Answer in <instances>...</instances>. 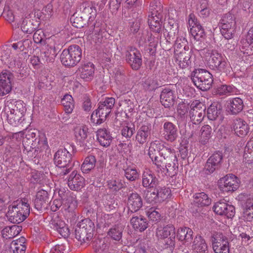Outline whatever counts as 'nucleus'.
Instances as JSON below:
<instances>
[{
  "instance_id": "f8f14e48",
  "label": "nucleus",
  "mask_w": 253,
  "mask_h": 253,
  "mask_svg": "<svg viewBox=\"0 0 253 253\" xmlns=\"http://www.w3.org/2000/svg\"><path fill=\"white\" fill-rule=\"evenodd\" d=\"M58 195L63 200L64 210L70 212L77 207L78 203L76 196L73 192L63 188L59 190Z\"/></svg>"
},
{
  "instance_id": "58836bf2",
  "label": "nucleus",
  "mask_w": 253,
  "mask_h": 253,
  "mask_svg": "<svg viewBox=\"0 0 253 253\" xmlns=\"http://www.w3.org/2000/svg\"><path fill=\"white\" fill-rule=\"evenodd\" d=\"M206 60L209 63H226L227 59L225 56L217 51L212 50L211 52L206 53Z\"/></svg>"
},
{
  "instance_id": "20e7f679",
  "label": "nucleus",
  "mask_w": 253,
  "mask_h": 253,
  "mask_svg": "<svg viewBox=\"0 0 253 253\" xmlns=\"http://www.w3.org/2000/svg\"><path fill=\"white\" fill-rule=\"evenodd\" d=\"M94 229V224L90 219H83L77 224L75 237L81 243H87L92 239Z\"/></svg>"
},
{
  "instance_id": "f704fd0d",
  "label": "nucleus",
  "mask_w": 253,
  "mask_h": 253,
  "mask_svg": "<svg viewBox=\"0 0 253 253\" xmlns=\"http://www.w3.org/2000/svg\"><path fill=\"white\" fill-rule=\"evenodd\" d=\"M159 182L158 179L151 171H145L142 175V183L145 188H154Z\"/></svg>"
},
{
  "instance_id": "680f3d73",
  "label": "nucleus",
  "mask_w": 253,
  "mask_h": 253,
  "mask_svg": "<svg viewBox=\"0 0 253 253\" xmlns=\"http://www.w3.org/2000/svg\"><path fill=\"white\" fill-rule=\"evenodd\" d=\"M125 175L126 179L130 181L135 180L138 176L136 169L128 168L125 170Z\"/></svg>"
},
{
  "instance_id": "3c124183",
  "label": "nucleus",
  "mask_w": 253,
  "mask_h": 253,
  "mask_svg": "<svg viewBox=\"0 0 253 253\" xmlns=\"http://www.w3.org/2000/svg\"><path fill=\"white\" fill-rule=\"evenodd\" d=\"M157 198L159 199V203L162 202L168 199L171 194V190L168 187H158L156 188Z\"/></svg>"
},
{
  "instance_id": "ddd939ff",
  "label": "nucleus",
  "mask_w": 253,
  "mask_h": 253,
  "mask_svg": "<svg viewBox=\"0 0 253 253\" xmlns=\"http://www.w3.org/2000/svg\"><path fill=\"white\" fill-rule=\"evenodd\" d=\"M223 159L222 153L217 151L213 153L207 160L204 170L207 174L213 173L218 169L221 165Z\"/></svg>"
},
{
  "instance_id": "bb28decb",
  "label": "nucleus",
  "mask_w": 253,
  "mask_h": 253,
  "mask_svg": "<svg viewBox=\"0 0 253 253\" xmlns=\"http://www.w3.org/2000/svg\"><path fill=\"white\" fill-rule=\"evenodd\" d=\"M192 250L197 253H208V246L205 240L200 235L197 234L192 241Z\"/></svg>"
},
{
  "instance_id": "09e8293b",
  "label": "nucleus",
  "mask_w": 253,
  "mask_h": 253,
  "mask_svg": "<svg viewBox=\"0 0 253 253\" xmlns=\"http://www.w3.org/2000/svg\"><path fill=\"white\" fill-rule=\"evenodd\" d=\"M174 52L188 51L189 48L186 38L182 36L176 38L174 44Z\"/></svg>"
},
{
  "instance_id": "f3484780",
  "label": "nucleus",
  "mask_w": 253,
  "mask_h": 253,
  "mask_svg": "<svg viewBox=\"0 0 253 253\" xmlns=\"http://www.w3.org/2000/svg\"><path fill=\"white\" fill-rule=\"evenodd\" d=\"M50 202L47 192L41 190L38 191L34 200V206L38 211H42L47 209Z\"/></svg>"
},
{
  "instance_id": "c756f323",
  "label": "nucleus",
  "mask_w": 253,
  "mask_h": 253,
  "mask_svg": "<svg viewBox=\"0 0 253 253\" xmlns=\"http://www.w3.org/2000/svg\"><path fill=\"white\" fill-rule=\"evenodd\" d=\"M212 248H220L229 246L228 238L222 233L215 232L211 237Z\"/></svg>"
},
{
  "instance_id": "37998d69",
  "label": "nucleus",
  "mask_w": 253,
  "mask_h": 253,
  "mask_svg": "<svg viewBox=\"0 0 253 253\" xmlns=\"http://www.w3.org/2000/svg\"><path fill=\"white\" fill-rule=\"evenodd\" d=\"M124 228L120 224L111 227L107 232V235L113 240L119 241L122 238Z\"/></svg>"
},
{
  "instance_id": "69168bd1",
  "label": "nucleus",
  "mask_w": 253,
  "mask_h": 253,
  "mask_svg": "<svg viewBox=\"0 0 253 253\" xmlns=\"http://www.w3.org/2000/svg\"><path fill=\"white\" fill-rule=\"evenodd\" d=\"M241 42L245 47L252 46L253 47V27L248 31L246 39L242 40Z\"/></svg>"
},
{
  "instance_id": "de8ad7c7",
  "label": "nucleus",
  "mask_w": 253,
  "mask_h": 253,
  "mask_svg": "<svg viewBox=\"0 0 253 253\" xmlns=\"http://www.w3.org/2000/svg\"><path fill=\"white\" fill-rule=\"evenodd\" d=\"M5 114L6 115V118L8 123L11 125L16 126L22 122L23 116L13 113L11 111L4 110Z\"/></svg>"
},
{
  "instance_id": "0eeeda50",
  "label": "nucleus",
  "mask_w": 253,
  "mask_h": 253,
  "mask_svg": "<svg viewBox=\"0 0 253 253\" xmlns=\"http://www.w3.org/2000/svg\"><path fill=\"white\" fill-rule=\"evenodd\" d=\"M220 32L227 40L231 39L235 32L236 22L233 14L228 12L222 17L220 21Z\"/></svg>"
},
{
  "instance_id": "2eb2a0df",
  "label": "nucleus",
  "mask_w": 253,
  "mask_h": 253,
  "mask_svg": "<svg viewBox=\"0 0 253 253\" xmlns=\"http://www.w3.org/2000/svg\"><path fill=\"white\" fill-rule=\"evenodd\" d=\"M143 205L141 197L136 192H133L128 196L127 199V214L131 215L134 212L139 210Z\"/></svg>"
},
{
  "instance_id": "e2e57ef3",
  "label": "nucleus",
  "mask_w": 253,
  "mask_h": 253,
  "mask_svg": "<svg viewBox=\"0 0 253 253\" xmlns=\"http://www.w3.org/2000/svg\"><path fill=\"white\" fill-rule=\"evenodd\" d=\"M107 245L104 240H96L93 241L92 247L96 252L101 253L106 248Z\"/></svg>"
},
{
  "instance_id": "aec40b11",
  "label": "nucleus",
  "mask_w": 253,
  "mask_h": 253,
  "mask_svg": "<svg viewBox=\"0 0 253 253\" xmlns=\"http://www.w3.org/2000/svg\"><path fill=\"white\" fill-rule=\"evenodd\" d=\"M156 235L161 239H164L169 236V239H170L169 245H174L175 231L173 225H168L163 228L158 229L156 232Z\"/></svg>"
},
{
  "instance_id": "c03bdc74",
  "label": "nucleus",
  "mask_w": 253,
  "mask_h": 253,
  "mask_svg": "<svg viewBox=\"0 0 253 253\" xmlns=\"http://www.w3.org/2000/svg\"><path fill=\"white\" fill-rule=\"evenodd\" d=\"M194 202L198 206H208L211 204V199L204 192L196 193L194 195Z\"/></svg>"
},
{
  "instance_id": "8fccbe9b",
  "label": "nucleus",
  "mask_w": 253,
  "mask_h": 253,
  "mask_svg": "<svg viewBox=\"0 0 253 253\" xmlns=\"http://www.w3.org/2000/svg\"><path fill=\"white\" fill-rule=\"evenodd\" d=\"M211 127L209 125H205L201 127L200 142L202 144L205 145L209 141L211 137Z\"/></svg>"
},
{
  "instance_id": "052dcab7",
  "label": "nucleus",
  "mask_w": 253,
  "mask_h": 253,
  "mask_svg": "<svg viewBox=\"0 0 253 253\" xmlns=\"http://www.w3.org/2000/svg\"><path fill=\"white\" fill-rule=\"evenodd\" d=\"M226 203L223 201L216 202L212 208L213 211L217 214L223 215L225 208H227Z\"/></svg>"
},
{
  "instance_id": "4c0bfd02",
  "label": "nucleus",
  "mask_w": 253,
  "mask_h": 253,
  "mask_svg": "<svg viewBox=\"0 0 253 253\" xmlns=\"http://www.w3.org/2000/svg\"><path fill=\"white\" fill-rule=\"evenodd\" d=\"M5 110H10L13 113L24 117L26 112L25 107L24 106L23 102L21 100L15 101L12 103L11 102L5 107Z\"/></svg>"
},
{
  "instance_id": "79ce46f5",
  "label": "nucleus",
  "mask_w": 253,
  "mask_h": 253,
  "mask_svg": "<svg viewBox=\"0 0 253 253\" xmlns=\"http://www.w3.org/2000/svg\"><path fill=\"white\" fill-rule=\"evenodd\" d=\"M161 17V15L148 16V23L150 28L153 32L159 33L161 31L162 24Z\"/></svg>"
},
{
  "instance_id": "c9c22d12",
  "label": "nucleus",
  "mask_w": 253,
  "mask_h": 253,
  "mask_svg": "<svg viewBox=\"0 0 253 253\" xmlns=\"http://www.w3.org/2000/svg\"><path fill=\"white\" fill-rule=\"evenodd\" d=\"M38 21L26 17L22 21L21 29L22 31L27 34H32L39 27Z\"/></svg>"
},
{
  "instance_id": "2f4dec72",
  "label": "nucleus",
  "mask_w": 253,
  "mask_h": 253,
  "mask_svg": "<svg viewBox=\"0 0 253 253\" xmlns=\"http://www.w3.org/2000/svg\"><path fill=\"white\" fill-rule=\"evenodd\" d=\"M243 101L239 97H235L229 101L227 105V111L232 115L241 112L244 108Z\"/></svg>"
},
{
  "instance_id": "ea45409f",
  "label": "nucleus",
  "mask_w": 253,
  "mask_h": 253,
  "mask_svg": "<svg viewBox=\"0 0 253 253\" xmlns=\"http://www.w3.org/2000/svg\"><path fill=\"white\" fill-rule=\"evenodd\" d=\"M221 112V105L218 103L214 102L207 109V117L210 120H215L219 117Z\"/></svg>"
},
{
  "instance_id": "774afa93",
  "label": "nucleus",
  "mask_w": 253,
  "mask_h": 253,
  "mask_svg": "<svg viewBox=\"0 0 253 253\" xmlns=\"http://www.w3.org/2000/svg\"><path fill=\"white\" fill-rule=\"evenodd\" d=\"M239 4L245 11L250 12L253 10V0H239Z\"/></svg>"
},
{
  "instance_id": "f03ea898",
  "label": "nucleus",
  "mask_w": 253,
  "mask_h": 253,
  "mask_svg": "<svg viewBox=\"0 0 253 253\" xmlns=\"http://www.w3.org/2000/svg\"><path fill=\"white\" fill-rule=\"evenodd\" d=\"M30 214V205L27 202L21 200L14 202L8 206L6 216L9 221L13 223L23 222Z\"/></svg>"
},
{
  "instance_id": "e433bc0d",
  "label": "nucleus",
  "mask_w": 253,
  "mask_h": 253,
  "mask_svg": "<svg viewBox=\"0 0 253 253\" xmlns=\"http://www.w3.org/2000/svg\"><path fill=\"white\" fill-rule=\"evenodd\" d=\"M126 60L128 63H141V54L136 48L130 47L126 54Z\"/></svg>"
},
{
  "instance_id": "6e6d98bb",
  "label": "nucleus",
  "mask_w": 253,
  "mask_h": 253,
  "mask_svg": "<svg viewBox=\"0 0 253 253\" xmlns=\"http://www.w3.org/2000/svg\"><path fill=\"white\" fill-rule=\"evenodd\" d=\"M143 88L147 90H153L158 87V83L154 78H148L145 80L142 83Z\"/></svg>"
},
{
  "instance_id": "473e14b6",
  "label": "nucleus",
  "mask_w": 253,
  "mask_h": 253,
  "mask_svg": "<svg viewBox=\"0 0 253 253\" xmlns=\"http://www.w3.org/2000/svg\"><path fill=\"white\" fill-rule=\"evenodd\" d=\"M97 139L100 144L107 147L110 146L112 141V137L110 132L105 128H101L97 131Z\"/></svg>"
},
{
  "instance_id": "0e129e2a",
  "label": "nucleus",
  "mask_w": 253,
  "mask_h": 253,
  "mask_svg": "<svg viewBox=\"0 0 253 253\" xmlns=\"http://www.w3.org/2000/svg\"><path fill=\"white\" fill-rule=\"evenodd\" d=\"M45 37L44 33L41 29H38L35 32L33 35V40L35 42L37 43L45 44V41L44 38Z\"/></svg>"
},
{
  "instance_id": "6ab92c4d",
  "label": "nucleus",
  "mask_w": 253,
  "mask_h": 253,
  "mask_svg": "<svg viewBox=\"0 0 253 253\" xmlns=\"http://www.w3.org/2000/svg\"><path fill=\"white\" fill-rule=\"evenodd\" d=\"M12 75L10 73L2 72L0 74V95L3 96L11 90Z\"/></svg>"
},
{
  "instance_id": "7ed1b4c3",
  "label": "nucleus",
  "mask_w": 253,
  "mask_h": 253,
  "mask_svg": "<svg viewBox=\"0 0 253 253\" xmlns=\"http://www.w3.org/2000/svg\"><path fill=\"white\" fill-rule=\"evenodd\" d=\"M191 78L197 87L202 91L210 89L213 81L211 74L203 69H195L191 74Z\"/></svg>"
},
{
  "instance_id": "13d9d810",
  "label": "nucleus",
  "mask_w": 253,
  "mask_h": 253,
  "mask_svg": "<svg viewBox=\"0 0 253 253\" xmlns=\"http://www.w3.org/2000/svg\"><path fill=\"white\" fill-rule=\"evenodd\" d=\"M244 161L248 164L253 163V149L246 145L243 155Z\"/></svg>"
},
{
  "instance_id": "cd10ccee",
  "label": "nucleus",
  "mask_w": 253,
  "mask_h": 253,
  "mask_svg": "<svg viewBox=\"0 0 253 253\" xmlns=\"http://www.w3.org/2000/svg\"><path fill=\"white\" fill-rule=\"evenodd\" d=\"M151 134V126L149 125H144L140 126L137 130L135 136V140L139 144L146 143L150 138Z\"/></svg>"
},
{
  "instance_id": "5701e85b",
  "label": "nucleus",
  "mask_w": 253,
  "mask_h": 253,
  "mask_svg": "<svg viewBox=\"0 0 253 253\" xmlns=\"http://www.w3.org/2000/svg\"><path fill=\"white\" fill-rule=\"evenodd\" d=\"M164 136L168 141L172 142L178 137L177 128L175 125L169 122H167L164 124Z\"/></svg>"
},
{
  "instance_id": "a878e982",
  "label": "nucleus",
  "mask_w": 253,
  "mask_h": 253,
  "mask_svg": "<svg viewBox=\"0 0 253 253\" xmlns=\"http://www.w3.org/2000/svg\"><path fill=\"white\" fill-rule=\"evenodd\" d=\"M193 235V231L191 229L183 227L178 229L176 236L179 241L183 242V244L188 246L191 244Z\"/></svg>"
},
{
  "instance_id": "4468645a",
  "label": "nucleus",
  "mask_w": 253,
  "mask_h": 253,
  "mask_svg": "<svg viewBox=\"0 0 253 253\" xmlns=\"http://www.w3.org/2000/svg\"><path fill=\"white\" fill-rule=\"evenodd\" d=\"M188 24L190 27V33L195 40H199L206 36V33L203 27L198 22L193 14L189 15Z\"/></svg>"
},
{
  "instance_id": "6e6552de",
  "label": "nucleus",
  "mask_w": 253,
  "mask_h": 253,
  "mask_svg": "<svg viewBox=\"0 0 253 253\" xmlns=\"http://www.w3.org/2000/svg\"><path fill=\"white\" fill-rule=\"evenodd\" d=\"M206 105L199 100L193 101L190 105L189 116L193 124L198 125L205 116Z\"/></svg>"
},
{
  "instance_id": "b1692460",
  "label": "nucleus",
  "mask_w": 253,
  "mask_h": 253,
  "mask_svg": "<svg viewBox=\"0 0 253 253\" xmlns=\"http://www.w3.org/2000/svg\"><path fill=\"white\" fill-rule=\"evenodd\" d=\"M51 227L56 230L61 236L66 238L70 234V230L65 222L58 217L52 218L50 221Z\"/></svg>"
},
{
  "instance_id": "9b49d317",
  "label": "nucleus",
  "mask_w": 253,
  "mask_h": 253,
  "mask_svg": "<svg viewBox=\"0 0 253 253\" xmlns=\"http://www.w3.org/2000/svg\"><path fill=\"white\" fill-rule=\"evenodd\" d=\"M88 128L86 126L78 127L76 128L75 136L83 149L87 150L92 146L93 139L88 136Z\"/></svg>"
},
{
  "instance_id": "412c9836",
  "label": "nucleus",
  "mask_w": 253,
  "mask_h": 253,
  "mask_svg": "<svg viewBox=\"0 0 253 253\" xmlns=\"http://www.w3.org/2000/svg\"><path fill=\"white\" fill-rule=\"evenodd\" d=\"M79 10L83 16L88 19L95 20L97 12L95 7L90 1H84L80 4Z\"/></svg>"
},
{
  "instance_id": "f257e3e1",
  "label": "nucleus",
  "mask_w": 253,
  "mask_h": 253,
  "mask_svg": "<svg viewBox=\"0 0 253 253\" xmlns=\"http://www.w3.org/2000/svg\"><path fill=\"white\" fill-rule=\"evenodd\" d=\"M148 155L156 166L157 170L170 177L175 176L178 163L175 151L164 145L163 142L155 140L150 143Z\"/></svg>"
},
{
  "instance_id": "4be33fe9",
  "label": "nucleus",
  "mask_w": 253,
  "mask_h": 253,
  "mask_svg": "<svg viewBox=\"0 0 253 253\" xmlns=\"http://www.w3.org/2000/svg\"><path fill=\"white\" fill-rule=\"evenodd\" d=\"M174 92V91L169 87H166L162 91L160 101L165 107L169 108L174 104L175 98Z\"/></svg>"
},
{
  "instance_id": "c85d7f7f",
  "label": "nucleus",
  "mask_w": 253,
  "mask_h": 253,
  "mask_svg": "<svg viewBox=\"0 0 253 253\" xmlns=\"http://www.w3.org/2000/svg\"><path fill=\"white\" fill-rule=\"evenodd\" d=\"M243 216L244 220L251 221L253 220V196L248 198L242 205Z\"/></svg>"
},
{
  "instance_id": "a19ab883",
  "label": "nucleus",
  "mask_w": 253,
  "mask_h": 253,
  "mask_svg": "<svg viewBox=\"0 0 253 253\" xmlns=\"http://www.w3.org/2000/svg\"><path fill=\"white\" fill-rule=\"evenodd\" d=\"M22 226L14 225L12 226L6 227L1 231L3 238L5 239H12L16 237L22 231Z\"/></svg>"
},
{
  "instance_id": "1a4fd4ad",
  "label": "nucleus",
  "mask_w": 253,
  "mask_h": 253,
  "mask_svg": "<svg viewBox=\"0 0 253 253\" xmlns=\"http://www.w3.org/2000/svg\"><path fill=\"white\" fill-rule=\"evenodd\" d=\"M218 183L219 189L223 192H232L239 187V179L233 174H227L221 178Z\"/></svg>"
},
{
  "instance_id": "49530a36",
  "label": "nucleus",
  "mask_w": 253,
  "mask_h": 253,
  "mask_svg": "<svg viewBox=\"0 0 253 253\" xmlns=\"http://www.w3.org/2000/svg\"><path fill=\"white\" fill-rule=\"evenodd\" d=\"M96 158L93 155H90L85 158L82 165L81 170L84 173H88L93 169L95 165Z\"/></svg>"
},
{
  "instance_id": "5fc2aeb1",
  "label": "nucleus",
  "mask_w": 253,
  "mask_h": 253,
  "mask_svg": "<svg viewBox=\"0 0 253 253\" xmlns=\"http://www.w3.org/2000/svg\"><path fill=\"white\" fill-rule=\"evenodd\" d=\"M107 186L112 191L117 192L125 186V184L122 180L111 179L107 181Z\"/></svg>"
},
{
  "instance_id": "393cba45",
  "label": "nucleus",
  "mask_w": 253,
  "mask_h": 253,
  "mask_svg": "<svg viewBox=\"0 0 253 253\" xmlns=\"http://www.w3.org/2000/svg\"><path fill=\"white\" fill-rule=\"evenodd\" d=\"M130 222L134 229L140 232L145 230L149 225L147 219L143 216L138 214H133Z\"/></svg>"
},
{
  "instance_id": "4d7b16f0",
  "label": "nucleus",
  "mask_w": 253,
  "mask_h": 253,
  "mask_svg": "<svg viewBox=\"0 0 253 253\" xmlns=\"http://www.w3.org/2000/svg\"><path fill=\"white\" fill-rule=\"evenodd\" d=\"M149 11L151 13L150 15H161L162 12V6L161 3L157 1L154 0L150 4Z\"/></svg>"
},
{
  "instance_id": "603ef678",
  "label": "nucleus",
  "mask_w": 253,
  "mask_h": 253,
  "mask_svg": "<svg viewBox=\"0 0 253 253\" xmlns=\"http://www.w3.org/2000/svg\"><path fill=\"white\" fill-rule=\"evenodd\" d=\"M189 109V106L186 103L183 102L179 103L176 109L178 118L181 121L185 120L187 116Z\"/></svg>"
},
{
  "instance_id": "72a5a7b5",
  "label": "nucleus",
  "mask_w": 253,
  "mask_h": 253,
  "mask_svg": "<svg viewBox=\"0 0 253 253\" xmlns=\"http://www.w3.org/2000/svg\"><path fill=\"white\" fill-rule=\"evenodd\" d=\"M26 239L24 237L13 240L9 245V251L13 253H25Z\"/></svg>"
},
{
  "instance_id": "9d476101",
  "label": "nucleus",
  "mask_w": 253,
  "mask_h": 253,
  "mask_svg": "<svg viewBox=\"0 0 253 253\" xmlns=\"http://www.w3.org/2000/svg\"><path fill=\"white\" fill-rule=\"evenodd\" d=\"M81 49L77 45L71 46L68 50H64L60 56L61 63H66L69 62L70 63H77L81 59Z\"/></svg>"
},
{
  "instance_id": "a18cd8bd",
  "label": "nucleus",
  "mask_w": 253,
  "mask_h": 253,
  "mask_svg": "<svg viewBox=\"0 0 253 253\" xmlns=\"http://www.w3.org/2000/svg\"><path fill=\"white\" fill-rule=\"evenodd\" d=\"M94 64H91L90 66L89 64H83L82 67L79 68V71L81 72V77L88 81L91 79L92 75L94 73L93 66Z\"/></svg>"
},
{
  "instance_id": "39448f33",
  "label": "nucleus",
  "mask_w": 253,
  "mask_h": 253,
  "mask_svg": "<svg viewBox=\"0 0 253 253\" xmlns=\"http://www.w3.org/2000/svg\"><path fill=\"white\" fill-rule=\"evenodd\" d=\"M54 164L60 168H66L60 174L65 175L72 170L74 164H72V154L65 148L59 149L54 154Z\"/></svg>"
},
{
  "instance_id": "dca6fc26",
  "label": "nucleus",
  "mask_w": 253,
  "mask_h": 253,
  "mask_svg": "<svg viewBox=\"0 0 253 253\" xmlns=\"http://www.w3.org/2000/svg\"><path fill=\"white\" fill-rule=\"evenodd\" d=\"M99 25V23H97L95 20L88 19L87 29L84 32V33L88 36L93 32L95 33L94 41L96 43H101L103 40V36L101 34L103 31L100 28Z\"/></svg>"
},
{
  "instance_id": "338daca9",
  "label": "nucleus",
  "mask_w": 253,
  "mask_h": 253,
  "mask_svg": "<svg viewBox=\"0 0 253 253\" xmlns=\"http://www.w3.org/2000/svg\"><path fill=\"white\" fill-rule=\"evenodd\" d=\"M76 13L74 14L71 18V21L74 27L77 28H81L84 27V21L82 16L78 17L76 16Z\"/></svg>"
},
{
  "instance_id": "bf43d9fd",
  "label": "nucleus",
  "mask_w": 253,
  "mask_h": 253,
  "mask_svg": "<svg viewBox=\"0 0 253 253\" xmlns=\"http://www.w3.org/2000/svg\"><path fill=\"white\" fill-rule=\"evenodd\" d=\"M10 48L6 45L3 47L2 52L0 53V63L3 62L4 63H11L12 61L10 60Z\"/></svg>"
},
{
  "instance_id": "864d4df0",
  "label": "nucleus",
  "mask_w": 253,
  "mask_h": 253,
  "mask_svg": "<svg viewBox=\"0 0 253 253\" xmlns=\"http://www.w3.org/2000/svg\"><path fill=\"white\" fill-rule=\"evenodd\" d=\"M186 51H180L178 52H174V61L175 62L178 63H188V61H190V63H191L190 60V57L188 53H186Z\"/></svg>"
},
{
  "instance_id": "a211bd4d",
  "label": "nucleus",
  "mask_w": 253,
  "mask_h": 253,
  "mask_svg": "<svg viewBox=\"0 0 253 253\" xmlns=\"http://www.w3.org/2000/svg\"><path fill=\"white\" fill-rule=\"evenodd\" d=\"M68 185L72 190L78 191L84 186V179L77 171L74 170L70 174Z\"/></svg>"
},
{
  "instance_id": "423d86ee",
  "label": "nucleus",
  "mask_w": 253,
  "mask_h": 253,
  "mask_svg": "<svg viewBox=\"0 0 253 253\" xmlns=\"http://www.w3.org/2000/svg\"><path fill=\"white\" fill-rule=\"evenodd\" d=\"M115 103V99L113 97L106 98L104 101L100 102L97 109L91 114V120L93 119L94 116H96L97 118H98L96 124H101L111 113Z\"/></svg>"
},
{
  "instance_id": "7c9ffc66",
  "label": "nucleus",
  "mask_w": 253,
  "mask_h": 253,
  "mask_svg": "<svg viewBox=\"0 0 253 253\" xmlns=\"http://www.w3.org/2000/svg\"><path fill=\"white\" fill-rule=\"evenodd\" d=\"M233 128L235 133L239 137L245 136L249 130L246 122L241 119H236L234 121Z\"/></svg>"
}]
</instances>
